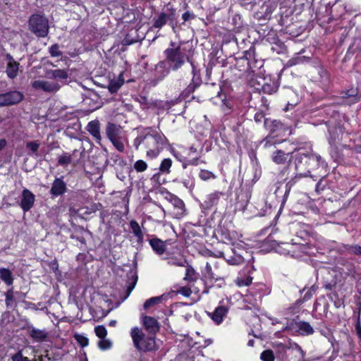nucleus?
<instances>
[{
	"instance_id": "nucleus-1",
	"label": "nucleus",
	"mask_w": 361,
	"mask_h": 361,
	"mask_svg": "<svg viewBox=\"0 0 361 361\" xmlns=\"http://www.w3.org/2000/svg\"><path fill=\"white\" fill-rule=\"evenodd\" d=\"M167 138L161 132L152 128H146L134 140L133 145L136 149L143 145L147 150V157L150 159L156 158L167 144Z\"/></svg>"
},
{
	"instance_id": "nucleus-2",
	"label": "nucleus",
	"mask_w": 361,
	"mask_h": 361,
	"mask_svg": "<svg viewBox=\"0 0 361 361\" xmlns=\"http://www.w3.org/2000/svg\"><path fill=\"white\" fill-rule=\"evenodd\" d=\"M164 54L165 56L164 60L168 63L171 71H178L188 61L190 63L192 71H194V64L191 61V56L183 47V42L178 44L171 42L169 47L164 50Z\"/></svg>"
},
{
	"instance_id": "nucleus-3",
	"label": "nucleus",
	"mask_w": 361,
	"mask_h": 361,
	"mask_svg": "<svg viewBox=\"0 0 361 361\" xmlns=\"http://www.w3.org/2000/svg\"><path fill=\"white\" fill-rule=\"evenodd\" d=\"M309 162V152L302 149L294 151L290 153L289 159V166L294 167L295 177L288 181L286 188L288 190L295 183L296 180L300 178L308 177L307 169Z\"/></svg>"
},
{
	"instance_id": "nucleus-4",
	"label": "nucleus",
	"mask_w": 361,
	"mask_h": 361,
	"mask_svg": "<svg viewBox=\"0 0 361 361\" xmlns=\"http://www.w3.org/2000/svg\"><path fill=\"white\" fill-rule=\"evenodd\" d=\"M326 163L322 160L321 156L309 152V162L307 173L308 176L317 180L319 178H324L326 172Z\"/></svg>"
},
{
	"instance_id": "nucleus-5",
	"label": "nucleus",
	"mask_w": 361,
	"mask_h": 361,
	"mask_svg": "<svg viewBox=\"0 0 361 361\" xmlns=\"http://www.w3.org/2000/svg\"><path fill=\"white\" fill-rule=\"evenodd\" d=\"M130 335L133 344L138 350L151 351L154 349V339L152 337H146L142 330L139 328H133L131 329Z\"/></svg>"
},
{
	"instance_id": "nucleus-6",
	"label": "nucleus",
	"mask_w": 361,
	"mask_h": 361,
	"mask_svg": "<svg viewBox=\"0 0 361 361\" xmlns=\"http://www.w3.org/2000/svg\"><path fill=\"white\" fill-rule=\"evenodd\" d=\"M317 275L322 277L324 287L328 290H331L343 279V274L340 271L329 267L320 268Z\"/></svg>"
},
{
	"instance_id": "nucleus-7",
	"label": "nucleus",
	"mask_w": 361,
	"mask_h": 361,
	"mask_svg": "<svg viewBox=\"0 0 361 361\" xmlns=\"http://www.w3.org/2000/svg\"><path fill=\"white\" fill-rule=\"evenodd\" d=\"M29 27L37 37H44L49 32L48 20L41 15H32L29 20Z\"/></svg>"
},
{
	"instance_id": "nucleus-8",
	"label": "nucleus",
	"mask_w": 361,
	"mask_h": 361,
	"mask_svg": "<svg viewBox=\"0 0 361 361\" xmlns=\"http://www.w3.org/2000/svg\"><path fill=\"white\" fill-rule=\"evenodd\" d=\"M325 240L319 237L316 240V243L312 244L311 243L302 244V243H294L295 248L293 252H298L305 254L309 256L316 255L317 252L325 249Z\"/></svg>"
},
{
	"instance_id": "nucleus-9",
	"label": "nucleus",
	"mask_w": 361,
	"mask_h": 361,
	"mask_svg": "<svg viewBox=\"0 0 361 361\" xmlns=\"http://www.w3.org/2000/svg\"><path fill=\"white\" fill-rule=\"evenodd\" d=\"M169 23L171 27L173 32L176 34V23L174 22V13L171 11L170 13L161 12L157 16H154L152 19V26L157 29H161L165 25Z\"/></svg>"
},
{
	"instance_id": "nucleus-10",
	"label": "nucleus",
	"mask_w": 361,
	"mask_h": 361,
	"mask_svg": "<svg viewBox=\"0 0 361 361\" xmlns=\"http://www.w3.org/2000/svg\"><path fill=\"white\" fill-rule=\"evenodd\" d=\"M59 82L54 80H36L32 82V87L36 90H40L48 93H55L59 91L61 85Z\"/></svg>"
},
{
	"instance_id": "nucleus-11",
	"label": "nucleus",
	"mask_w": 361,
	"mask_h": 361,
	"mask_svg": "<svg viewBox=\"0 0 361 361\" xmlns=\"http://www.w3.org/2000/svg\"><path fill=\"white\" fill-rule=\"evenodd\" d=\"M23 94L19 91L0 94V106L14 105L22 101Z\"/></svg>"
},
{
	"instance_id": "nucleus-12",
	"label": "nucleus",
	"mask_w": 361,
	"mask_h": 361,
	"mask_svg": "<svg viewBox=\"0 0 361 361\" xmlns=\"http://www.w3.org/2000/svg\"><path fill=\"white\" fill-rule=\"evenodd\" d=\"M224 300H221L219 306L215 308L214 311L209 314L212 319L216 324H220L223 322L224 318L228 312V307L224 305Z\"/></svg>"
},
{
	"instance_id": "nucleus-13",
	"label": "nucleus",
	"mask_w": 361,
	"mask_h": 361,
	"mask_svg": "<svg viewBox=\"0 0 361 361\" xmlns=\"http://www.w3.org/2000/svg\"><path fill=\"white\" fill-rule=\"evenodd\" d=\"M274 8L270 3H264L255 13V18L259 20H266L271 18Z\"/></svg>"
},
{
	"instance_id": "nucleus-14",
	"label": "nucleus",
	"mask_w": 361,
	"mask_h": 361,
	"mask_svg": "<svg viewBox=\"0 0 361 361\" xmlns=\"http://www.w3.org/2000/svg\"><path fill=\"white\" fill-rule=\"evenodd\" d=\"M170 71H171V69L169 68V66L165 60L159 61L154 68L155 80L157 82L162 80L169 75Z\"/></svg>"
},
{
	"instance_id": "nucleus-15",
	"label": "nucleus",
	"mask_w": 361,
	"mask_h": 361,
	"mask_svg": "<svg viewBox=\"0 0 361 361\" xmlns=\"http://www.w3.org/2000/svg\"><path fill=\"white\" fill-rule=\"evenodd\" d=\"M35 202L34 195L27 189H25L22 193L20 206L22 209L27 212L31 209Z\"/></svg>"
},
{
	"instance_id": "nucleus-16",
	"label": "nucleus",
	"mask_w": 361,
	"mask_h": 361,
	"mask_svg": "<svg viewBox=\"0 0 361 361\" xmlns=\"http://www.w3.org/2000/svg\"><path fill=\"white\" fill-rule=\"evenodd\" d=\"M106 134L110 141L122 137V129L120 126L109 123L106 128Z\"/></svg>"
},
{
	"instance_id": "nucleus-17",
	"label": "nucleus",
	"mask_w": 361,
	"mask_h": 361,
	"mask_svg": "<svg viewBox=\"0 0 361 361\" xmlns=\"http://www.w3.org/2000/svg\"><path fill=\"white\" fill-rule=\"evenodd\" d=\"M86 130L94 138L97 142H100L102 137L100 134V123L98 120H94L89 122L86 127Z\"/></svg>"
},
{
	"instance_id": "nucleus-18",
	"label": "nucleus",
	"mask_w": 361,
	"mask_h": 361,
	"mask_svg": "<svg viewBox=\"0 0 361 361\" xmlns=\"http://www.w3.org/2000/svg\"><path fill=\"white\" fill-rule=\"evenodd\" d=\"M66 184L61 178H56L50 190V193L54 196H59L64 194L66 191Z\"/></svg>"
},
{
	"instance_id": "nucleus-19",
	"label": "nucleus",
	"mask_w": 361,
	"mask_h": 361,
	"mask_svg": "<svg viewBox=\"0 0 361 361\" xmlns=\"http://www.w3.org/2000/svg\"><path fill=\"white\" fill-rule=\"evenodd\" d=\"M142 324L150 333H155L159 329V323L154 318L149 316L142 317Z\"/></svg>"
},
{
	"instance_id": "nucleus-20",
	"label": "nucleus",
	"mask_w": 361,
	"mask_h": 361,
	"mask_svg": "<svg viewBox=\"0 0 361 361\" xmlns=\"http://www.w3.org/2000/svg\"><path fill=\"white\" fill-rule=\"evenodd\" d=\"M7 58L8 60L6 68L7 75L10 78H14L18 74L19 63L14 61L13 57L10 55H8Z\"/></svg>"
},
{
	"instance_id": "nucleus-21",
	"label": "nucleus",
	"mask_w": 361,
	"mask_h": 361,
	"mask_svg": "<svg viewBox=\"0 0 361 361\" xmlns=\"http://www.w3.org/2000/svg\"><path fill=\"white\" fill-rule=\"evenodd\" d=\"M130 228L137 238V243L139 245H142L143 243L144 234L139 224L135 220H131L130 221Z\"/></svg>"
},
{
	"instance_id": "nucleus-22",
	"label": "nucleus",
	"mask_w": 361,
	"mask_h": 361,
	"mask_svg": "<svg viewBox=\"0 0 361 361\" xmlns=\"http://www.w3.org/2000/svg\"><path fill=\"white\" fill-rule=\"evenodd\" d=\"M47 335L48 334L45 330H41L34 327L30 330V337L37 342H42L45 341Z\"/></svg>"
},
{
	"instance_id": "nucleus-23",
	"label": "nucleus",
	"mask_w": 361,
	"mask_h": 361,
	"mask_svg": "<svg viewBox=\"0 0 361 361\" xmlns=\"http://www.w3.org/2000/svg\"><path fill=\"white\" fill-rule=\"evenodd\" d=\"M299 333L302 336H310L314 334V331L310 323L307 322H299L296 324Z\"/></svg>"
},
{
	"instance_id": "nucleus-24",
	"label": "nucleus",
	"mask_w": 361,
	"mask_h": 361,
	"mask_svg": "<svg viewBox=\"0 0 361 361\" xmlns=\"http://www.w3.org/2000/svg\"><path fill=\"white\" fill-rule=\"evenodd\" d=\"M171 103L168 101L157 100L151 104L150 107L157 111V114H159L164 111L169 110L171 108Z\"/></svg>"
},
{
	"instance_id": "nucleus-25",
	"label": "nucleus",
	"mask_w": 361,
	"mask_h": 361,
	"mask_svg": "<svg viewBox=\"0 0 361 361\" xmlns=\"http://www.w3.org/2000/svg\"><path fill=\"white\" fill-rule=\"evenodd\" d=\"M221 195V193L219 192H214L208 195L204 202L205 207L208 209L217 204Z\"/></svg>"
},
{
	"instance_id": "nucleus-26",
	"label": "nucleus",
	"mask_w": 361,
	"mask_h": 361,
	"mask_svg": "<svg viewBox=\"0 0 361 361\" xmlns=\"http://www.w3.org/2000/svg\"><path fill=\"white\" fill-rule=\"evenodd\" d=\"M0 279L8 286L13 284L14 280L12 272L6 268H0Z\"/></svg>"
},
{
	"instance_id": "nucleus-27",
	"label": "nucleus",
	"mask_w": 361,
	"mask_h": 361,
	"mask_svg": "<svg viewBox=\"0 0 361 361\" xmlns=\"http://www.w3.org/2000/svg\"><path fill=\"white\" fill-rule=\"evenodd\" d=\"M149 244L154 251L158 255H162L165 250V245L163 241L158 238H153L150 240Z\"/></svg>"
},
{
	"instance_id": "nucleus-28",
	"label": "nucleus",
	"mask_w": 361,
	"mask_h": 361,
	"mask_svg": "<svg viewBox=\"0 0 361 361\" xmlns=\"http://www.w3.org/2000/svg\"><path fill=\"white\" fill-rule=\"evenodd\" d=\"M171 202L173 207L177 209L176 215L178 217L182 216L185 213V204L183 200L177 197H174Z\"/></svg>"
},
{
	"instance_id": "nucleus-29",
	"label": "nucleus",
	"mask_w": 361,
	"mask_h": 361,
	"mask_svg": "<svg viewBox=\"0 0 361 361\" xmlns=\"http://www.w3.org/2000/svg\"><path fill=\"white\" fill-rule=\"evenodd\" d=\"M167 264L171 266L185 267L187 260L183 257L172 256L167 258Z\"/></svg>"
},
{
	"instance_id": "nucleus-30",
	"label": "nucleus",
	"mask_w": 361,
	"mask_h": 361,
	"mask_svg": "<svg viewBox=\"0 0 361 361\" xmlns=\"http://www.w3.org/2000/svg\"><path fill=\"white\" fill-rule=\"evenodd\" d=\"M290 154H286L281 150H277L272 155L273 161L277 164H284Z\"/></svg>"
},
{
	"instance_id": "nucleus-31",
	"label": "nucleus",
	"mask_w": 361,
	"mask_h": 361,
	"mask_svg": "<svg viewBox=\"0 0 361 361\" xmlns=\"http://www.w3.org/2000/svg\"><path fill=\"white\" fill-rule=\"evenodd\" d=\"M123 79L118 78L116 79L111 80L109 84L108 89L110 92H116L120 87L123 85Z\"/></svg>"
},
{
	"instance_id": "nucleus-32",
	"label": "nucleus",
	"mask_w": 361,
	"mask_h": 361,
	"mask_svg": "<svg viewBox=\"0 0 361 361\" xmlns=\"http://www.w3.org/2000/svg\"><path fill=\"white\" fill-rule=\"evenodd\" d=\"M51 78L66 80L68 78V74L66 71L62 69H55L48 72Z\"/></svg>"
},
{
	"instance_id": "nucleus-33",
	"label": "nucleus",
	"mask_w": 361,
	"mask_h": 361,
	"mask_svg": "<svg viewBox=\"0 0 361 361\" xmlns=\"http://www.w3.org/2000/svg\"><path fill=\"white\" fill-rule=\"evenodd\" d=\"M185 267L186 269H185V274L183 279L187 281H195L197 279V276H196V272H195V269L190 265H188V264L185 265Z\"/></svg>"
},
{
	"instance_id": "nucleus-34",
	"label": "nucleus",
	"mask_w": 361,
	"mask_h": 361,
	"mask_svg": "<svg viewBox=\"0 0 361 361\" xmlns=\"http://www.w3.org/2000/svg\"><path fill=\"white\" fill-rule=\"evenodd\" d=\"M228 264L231 265H239L243 263L244 258L238 254H236L233 252V255L229 257L228 258H225Z\"/></svg>"
},
{
	"instance_id": "nucleus-35",
	"label": "nucleus",
	"mask_w": 361,
	"mask_h": 361,
	"mask_svg": "<svg viewBox=\"0 0 361 361\" xmlns=\"http://www.w3.org/2000/svg\"><path fill=\"white\" fill-rule=\"evenodd\" d=\"M171 166L172 160L169 158L164 159L159 166V171L162 173L169 174L171 171L170 169Z\"/></svg>"
},
{
	"instance_id": "nucleus-36",
	"label": "nucleus",
	"mask_w": 361,
	"mask_h": 361,
	"mask_svg": "<svg viewBox=\"0 0 361 361\" xmlns=\"http://www.w3.org/2000/svg\"><path fill=\"white\" fill-rule=\"evenodd\" d=\"M164 298V295L153 297L145 301L144 303L143 307L145 310L149 309L150 307H152L162 301Z\"/></svg>"
},
{
	"instance_id": "nucleus-37",
	"label": "nucleus",
	"mask_w": 361,
	"mask_h": 361,
	"mask_svg": "<svg viewBox=\"0 0 361 361\" xmlns=\"http://www.w3.org/2000/svg\"><path fill=\"white\" fill-rule=\"evenodd\" d=\"M40 143L39 141H31L26 143V148L31 152L32 155L37 156V152L39 149Z\"/></svg>"
},
{
	"instance_id": "nucleus-38",
	"label": "nucleus",
	"mask_w": 361,
	"mask_h": 361,
	"mask_svg": "<svg viewBox=\"0 0 361 361\" xmlns=\"http://www.w3.org/2000/svg\"><path fill=\"white\" fill-rule=\"evenodd\" d=\"M310 60L309 57L305 56H300L298 54L297 56L293 57L289 60L288 63L290 66H294L297 64L304 63L308 62Z\"/></svg>"
},
{
	"instance_id": "nucleus-39",
	"label": "nucleus",
	"mask_w": 361,
	"mask_h": 361,
	"mask_svg": "<svg viewBox=\"0 0 361 361\" xmlns=\"http://www.w3.org/2000/svg\"><path fill=\"white\" fill-rule=\"evenodd\" d=\"M198 159L199 157L196 156V157H194L191 159H188L187 157H182L178 159V161L183 163V167L184 169H186L188 166L189 165H197L198 164Z\"/></svg>"
},
{
	"instance_id": "nucleus-40",
	"label": "nucleus",
	"mask_w": 361,
	"mask_h": 361,
	"mask_svg": "<svg viewBox=\"0 0 361 361\" xmlns=\"http://www.w3.org/2000/svg\"><path fill=\"white\" fill-rule=\"evenodd\" d=\"M72 161L71 156L68 153H63L58 159V164L61 166H67Z\"/></svg>"
},
{
	"instance_id": "nucleus-41",
	"label": "nucleus",
	"mask_w": 361,
	"mask_h": 361,
	"mask_svg": "<svg viewBox=\"0 0 361 361\" xmlns=\"http://www.w3.org/2000/svg\"><path fill=\"white\" fill-rule=\"evenodd\" d=\"M260 358L262 361H274L275 360L274 353L271 350H264L260 355Z\"/></svg>"
},
{
	"instance_id": "nucleus-42",
	"label": "nucleus",
	"mask_w": 361,
	"mask_h": 361,
	"mask_svg": "<svg viewBox=\"0 0 361 361\" xmlns=\"http://www.w3.org/2000/svg\"><path fill=\"white\" fill-rule=\"evenodd\" d=\"M6 305L7 307H10L13 306V300H14V295H13V290L12 288L8 289L6 293Z\"/></svg>"
},
{
	"instance_id": "nucleus-43",
	"label": "nucleus",
	"mask_w": 361,
	"mask_h": 361,
	"mask_svg": "<svg viewBox=\"0 0 361 361\" xmlns=\"http://www.w3.org/2000/svg\"><path fill=\"white\" fill-rule=\"evenodd\" d=\"M147 167V164L143 160H137L134 164V169L137 172H143Z\"/></svg>"
},
{
	"instance_id": "nucleus-44",
	"label": "nucleus",
	"mask_w": 361,
	"mask_h": 361,
	"mask_svg": "<svg viewBox=\"0 0 361 361\" xmlns=\"http://www.w3.org/2000/svg\"><path fill=\"white\" fill-rule=\"evenodd\" d=\"M199 176L203 180L214 179L216 178V176L212 171L207 170H201Z\"/></svg>"
},
{
	"instance_id": "nucleus-45",
	"label": "nucleus",
	"mask_w": 361,
	"mask_h": 361,
	"mask_svg": "<svg viewBox=\"0 0 361 361\" xmlns=\"http://www.w3.org/2000/svg\"><path fill=\"white\" fill-rule=\"evenodd\" d=\"M94 332L99 338H105L107 331L104 326H97L94 328Z\"/></svg>"
},
{
	"instance_id": "nucleus-46",
	"label": "nucleus",
	"mask_w": 361,
	"mask_h": 361,
	"mask_svg": "<svg viewBox=\"0 0 361 361\" xmlns=\"http://www.w3.org/2000/svg\"><path fill=\"white\" fill-rule=\"evenodd\" d=\"M99 348L102 350H106L111 347V342L109 340L102 338L98 343Z\"/></svg>"
},
{
	"instance_id": "nucleus-47",
	"label": "nucleus",
	"mask_w": 361,
	"mask_h": 361,
	"mask_svg": "<svg viewBox=\"0 0 361 361\" xmlns=\"http://www.w3.org/2000/svg\"><path fill=\"white\" fill-rule=\"evenodd\" d=\"M114 147L119 152H122L125 149L124 145L122 141V137L111 141Z\"/></svg>"
},
{
	"instance_id": "nucleus-48",
	"label": "nucleus",
	"mask_w": 361,
	"mask_h": 361,
	"mask_svg": "<svg viewBox=\"0 0 361 361\" xmlns=\"http://www.w3.org/2000/svg\"><path fill=\"white\" fill-rule=\"evenodd\" d=\"M252 278L250 277V276H247L245 278L240 277V278H238L237 283L239 286H249L252 283Z\"/></svg>"
},
{
	"instance_id": "nucleus-49",
	"label": "nucleus",
	"mask_w": 361,
	"mask_h": 361,
	"mask_svg": "<svg viewBox=\"0 0 361 361\" xmlns=\"http://www.w3.org/2000/svg\"><path fill=\"white\" fill-rule=\"evenodd\" d=\"M75 338L77 341V342L82 346L85 347L88 345V339L87 337L80 335V334H75Z\"/></svg>"
},
{
	"instance_id": "nucleus-50",
	"label": "nucleus",
	"mask_w": 361,
	"mask_h": 361,
	"mask_svg": "<svg viewBox=\"0 0 361 361\" xmlns=\"http://www.w3.org/2000/svg\"><path fill=\"white\" fill-rule=\"evenodd\" d=\"M11 358L12 361H37L36 360H30L28 357H24L20 351L13 355Z\"/></svg>"
},
{
	"instance_id": "nucleus-51",
	"label": "nucleus",
	"mask_w": 361,
	"mask_h": 361,
	"mask_svg": "<svg viewBox=\"0 0 361 361\" xmlns=\"http://www.w3.org/2000/svg\"><path fill=\"white\" fill-rule=\"evenodd\" d=\"M198 86L197 84L195 83H190L187 88L183 92V94L184 97H188L190 94L193 92L196 87Z\"/></svg>"
},
{
	"instance_id": "nucleus-52",
	"label": "nucleus",
	"mask_w": 361,
	"mask_h": 361,
	"mask_svg": "<svg viewBox=\"0 0 361 361\" xmlns=\"http://www.w3.org/2000/svg\"><path fill=\"white\" fill-rule=\"evenodd\" d=\"M177 293L185 296V297H189L192 293V290L190 288H188L187 286H183V287H180L177 290Z\"/></svg>"
},
{
	"instance_id": "nucleus-53",
	"label": "nucleus",
	"mask_w": 361,
	"mask_h": 361,
	"mask_svg": "<svg viewBox=\"0 0 361 361\" xmlns=\"http://www.w3.org/2000/svg\"><path fill=\"white\" fill-rule=\"evenodd\" d=\"M49 53L52 56H59L61 55V51L59 50V47L57 44H54L50 47Z\"/></svg>"
},
{
	"instance_id": "nucleus-54",
	"label": "nucleus",
	"mask_w": 361,
	"mask_h": 361,
	"mask_svg": "<svg viewBox=\"0 0 361 361\" xmlns=\"http://www.w3.org/2000/svg\"><path fill=\"white\" fill-rule=\"evenodd\" d=\"M204 271H205V276L206 277H207L209 279H214V278L213 272H212V266L210 265L209 263L207 262L206 264L205 268H204Z\"/></svg>"
},
{
	"instance_id": "nucleus-55",
	"label": "nucleus",
	"mask_w": 361,
	"mask_h": 361,
	"mask_svg": "<svg viewBox=\"0 0 361 361\" xmlns=\"http://www.w3.org/2000/svg\"><path fill=\"white\" fill-rule=\"evenodd\" d=\"M228 1V0H214V1L215 2V6L217 7L219 9L225 6Z\"/></svg>"
},
{
	"instance_id": "nucleus-56",
	"label": "nucleus",
	"mask_w": 361,
	"mask_h": 361,
	"mask_svg": "<svg viewBox=\"0 0 361 361\" xmlns=\"http://www.w3.org/2000/svg\"><path fill=\"white\" fill-rule=\"evenodd\" d=\"M186 154H187V155H188V157H192V156H193L194 154H197V149H196L195 147L191 146V147L188 149V152H186Z\"/></svg>"
},
{
	"instance_id": "nucleus-57",
	"label": "nucleus",
	"mask_w": 361,
	"mask_h": 361,
	"mask_svg": "<svg viewBox=\"0 0 361 361\" xmlns=\"http://www.w3.org/2000/svg\"><path fill=\"white\" fill-rule=\"evenodd\" d=\"M231 105L226 100H222V109L226 113L228 112L231 109Z\"/></svg>"
},
{
	"instance_id": "nucleus-58",
	"label": "nucleus",
	"mask_w": 361,
	"mask_h": 361,
	"mask_svg": "<svg viewBox=\"0 0 361 361\" xmlns=\"http://www.w3.org/2000/svg\"><path fill=\"white\" fill-rule=\"evenodd\" d=\"M183 184L184 185V186L187 188H193L194 186V183L192 180H189V179H187V180H184L183 181Z\"/></svg>"
},
{
	"instance_id": "nucleus-59",
	"label": "nucleus",
	"mask_w": 361,
	"mask_h": 361,
	"mask_svg": "<svg viewBox=\"0 0 361 361\" xmlns=\"http://www.w3.org/2000/svg\"><path fill=\"white\" fill-rule=\"evenodd\" d=\"M263 118L264 114L261 112H258L255 115V121L257 123L261 122Z\"/></svg>"
},
{
	"instance_id": "nucleus-60",
	"label": "nucleus",
	"mask_w": 361,
	"mask_h": 361,
	"mask_svg": "<svg viewBox=\"0 0 361 361\" xmlns=\"http://www.w3.org/2000/svg\"><path fill=\"white\" fill-rule=\"evenodd\" d=\"M352 252L355 254L361 255V247L359 245L353 246Z\"/></svg>"
},
{
	"instance_id": "nucleus-61",
	"label": "nucleus",
	"mask_w": 361,
	"mask_h": 361,
	"mask_svg": "<svg viewBox=\"0 0 361 361\" xmlns=\"http://www.w3.org/2000/svg\"><path fill=\"white\" fill-rule=\"evenodd\" d=\"M313 295V291L310 290H308L303 297V301H307L311 298Z\"/></svg>"
},
{
	"instance_id": "nucleus-62",
	"label": "nucleus",
	"mask_w": 361,
	"mask_h": 361,
	"mask_svg": "<svg viewBox=\"0 0 361 361\" xmlns=\"http://www.w3.org/2000/svg\"><path fill=\"white\" fill-rule=\"evenodd\" d=\"M356 331H357V336L360 339V345L361 346V326L360 324H357L356 325Z\"/></svg>"
},
{
	"instance_id": "nucleus-63",
	"label": "nucleus",
	"mask_w": 361,
	"mask_h": 361,
	"mask_svg": "<svg viewBox=\"0 0 361 361\" xmlns=\"http://www.w3.org/2000/svg\"><path fill=\"white\" fill-rule=\"evenodd\" d=\"M192 16V14L189 11L185 12L182 18L184 20V22L188 20Z\"/></svg>"
},
{
	"instance_id": "nucleus-64",
	"label": "nucleus",
	"mask_w": 361,
	"mask_h": 361,
	"mask_svg": "<svg viewBox=\"0 0 361 361\" xmlns=\"http://www.w3.org/2000/svg\"><path fill=\"white\" fill-rule=\"evenodd\" d=\"M324 187L322 185V180H320L316 185V191L319 192L320 190H323Z\"/></svg>"
}]
</instances>
